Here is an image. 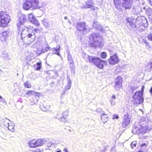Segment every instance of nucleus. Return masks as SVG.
Instances as JSON below:
<instances>
[{"label": "nucleus", "instance_id": "obj_1", "mask_svg": "<svg viewBox=\"0 0 152 152\" xmlns=\"http://www.w3.org/2000/svg\"><path fill=\"white\" fill-rule=\"evenodd\" d=\"M127 25L131 27H136L137 29H142V27H147L148 23L147 20L144 17H138L136 19L135 24L134 23L133 19L128 18L126 19ZM140 30V29H139Z\"/></svg>", "mask_w": 152, "mask_h": 152}, {"label": "nucleus", "instance_id": "obj_2", "mask_svg": "<svg viewBox=\"0 0 152 152\" xmlns=\"http://www.w3.org/2000/svg\"><path fill=\"white\" fill-rule=\"evenodd\" d=\"M19 30L22 31L21 34V39L25 44H30L34 41V38H31L32 37V29H31V26L27 27L24 26Z\"/></svg>", "mask_w": 152, "mask_h": 152}, {"label": "nucleus", "instance_id": "obj_3", "mask_svg": "<svg viewBox=\"0 0 152 152\" xmlns=\"http://www.w3.org/2000/svg\"><path fill=\"white\" fill-rule=\"evenodd\" d=\"M89 42L91 46L98 47L102 46L101 43L102 38L99 35L92 33L89 37Z\"/></svg>", "mask_w": 152, "mask_h": 152}, {"label": "nucleus", "instance_id": "obj_4", "mask_svg": "<svg viewBox=\"0 0 152 152\" xmlns=\"http://www.w3.org/2000/svg\"><path fill=\"white\" fill-rule=\"evenodd\" d=\"M130 0H114V5L116 8L120 11L123 7L126 9H129L131 7Z\"/></svg>", "mask_w": 152, "mask_h": 152}, {"label": "nucleus", "instance_id": "obj_5", "mask_svg": "<svg viewBox=\"0 0 152 152\" xmlns=\"http://www.w3.org/2000/svg\"><path fill=\"white\" fill-rule=\"evenodd\" d=\"M39 0H25L23 4V8L28 10L31 8H39L42 7L39 5Z\"/></svg>", "mask_w": 152, "mask_h": 152}, {"label": "nucleus", "instance_id": "obj_6", "mask_svg": "<svg viewBox=\"0 0 152 152\" xmlns=\"http://www.w3.org/2000/svg\"><path fill=\"white\" fill-rule=\"evenodd\" d=\"M10 17L5 11L0 12V26H6L10 21Z\"/></svg>", "mask_w": 152, "mask_h": 152}, {"label": "nucleus", "instance_id": "obj_7", "mask_svg": "<svg viewBox=\"0 0 152 152\" xmlns=\"http://www.w3.org/2000/svg\"><path fill=\"white\" fill-rule=\"evenodd\" d=\"M144 99L142 92H136L133 96L132 102L134 105H137L142 103Z\"/></svg>", "mask_w": 152, "mask_h": 152}, {"label": "nucleus", "instance_id": "obj_8", "mask_svg": "<svg viewBox=\"0 0 152 152\" xmlns=\"http://www.w3.org/2000/svg\"><path fill=\"white\" fill-rule=\"evenodd\" d=\"M68 114L69 112L67 110H65L62 112L58 111L55 116V118L61 122H66V118L68 115Z\"/></svg>", "mask_w": 152, "mask_h": 152}, {"label": "nucleus", "instance_id": "obj_9", "mask_svg": "<svg viewBox=\"0 0 152 152\" xmlns=\"http://www.w3.org/2000/svg\"><path fill=\"white\" fill-rule=\"evenodd\" d=\"M76 28L78 30L82 33H88L91 30V28L88 27L85 22L78 23Z\"/></svg>", "mask_w": 152, "mask_h": 152}, {"label": "nucleus", "instance_id": "obj_10", "mask_svg": "<svg viewBox=\"0 0 152 152\" xmlns=\"http://www.w3.org/2000/svg\"><path fill=\"white\" fill-rule=\"evenodd\" d=\"M26 18L25 17V15L23 14H20L19 17V23L17 24V26L18 29H21V28L24 27L23 25L24 23L26 21Z\"/></svg>", "mask_w": 152, "mask_h": 152}, {"label": "nucleus", "instance_id": "obj_11", "mask_svg": "<svg viewBox=\"0 0 152 152\" xmlns=\"http://www.w3.org/2000/svg\"><path fill=\"white\" fill-rule=\"evenodd\" d=\"M89 62L92 63L95 65H98V62H101V59L98 57L93 56H86Z\"/></svg>", "mask_w": 152, "mask_h": 152}, {"label": "nucleus", "instance_id": "obj_12", "mask_svg": "<svg viewBox=\"0 0 152 152\" xmlns=\"http://www.w3.org/2000/svg\"><path fill=\"white\" fill-rule=\"evenodd\" d=\"M123 119L122 125L123 126L126 127L128 126L130 122V118L128 113L124 114Z\"/></svg>", "mask_w": 152, "mask_h": 152}, {"label": "nucleus", "instance_id": "obj_13", "mask_svg": "<svg viewBox=\"0 0 152 152\" xmlns=\"http://www.w3.org/2000/svg\"><path fill=\"white\" fill-rule=\"evenodd\" d=\"M119 61V59L116 54L111 56L109 59V62L111 65H114L118 64Z\"/></svg>", "mask_w": 152, "mask_h": 152}, {"label": "nucleus", "instance_id": "obj_14", "mask_svg": "<svg viewBox=\"0 0 152 152\" xmlns=\"http://www.w3.org/2000/svg\"><path fill=\"white\" fill-rule=\"evenodd\" d=\"M9 32L8 31L2 32L0 33V39L3 41H6L9 37Z\"/></svg>", "mask_w": 152, "mask_h": 152}, {"label": "nucleus", "instance_id": "obj_15", "mask_svg": "<svg viewBox=\"0 0 152 152\" xmlns=\"http://www.w3.org/2000/svg\"><path fill=\"white\" fill-rule=\"evenodd\" d=\"M28 17L29 20L32 23L36 25H39V23L38 22V21L35 18L34 16L32 13H31L28 14Z\"/></svg>", "mask_w": 152, "mask_h": 152}, {"label": "nucleus", "instance_id": "obj_16", "mask_svg": "<svg viewBox=\"0 0 152 152\" xmlns=\"http://www.w3.org/2000/svg\"><path fill=\"white\" fill-rule=\"evenodd\" d=\"M57 145V144L55 143L54 141H50L47 144L46 149L49 150L52 149L53 148H55Z\"/></svg>", "mask_w": 152, "mask_h": 152}, {"label": "nucleus", "instance_id": "obj_17", "mask_svg": "<svg viewBox=\"0 0 152 152\" xmlns=\"http://www.w3.org/2000/svg\"><path fill=\"white\" fill-rule=\"evenodd\" d=\"M43 23L46 27H51L53 26V21L49 19H44L43 21Z\"/></svg>", "mask_w": 152, "mask_h": 152}, {"label": "nucleus", "instance_id": "obj_18", "mask_svg": "<svg viewBox=\"0 0 152 152\" xmlns=\"http://www.w3.org/2000/svg\"><path fill=\"white\" fill-rule=\"evenodd\" d=\"M141 126L140 124L137 127H134L132 129V132L134 134H139L140 133H142L141 129Z\"/></svg>", "mask_w": 152, "mask_h": 152}, {"label": "nucleus", "instance_id": "obj_19", "mask_svg": "<svg viewBox=\"0 0 152 152\" xmlns=\"http://www.w3.org/2000/svg\"><path fill=\"white\" fill-rule=\"evenodd\" d=\"M58 46H57L56 48H52L51 50L53 52V54H56L58 56H61L59 53L61 50L60 46L59 45L58 46Z\"/></svg>", "mask_w": 152, "mask_h": 152}, {"label": "nucleus", "instance_id": "obj_20", "mask_svg": "<svg viewBox=\"0 0 152 152\" xmlns=\"http://www.w3.org/2000/svg\"><path fill=\"white\" fill-rule=\"evenodd\" d=\"M90 10L91 12L92 13L93 15H96L99 12V8L97 7L93 6L91 7Z\"/></svg>", "mask_w": 152, "mask_h": 152}, {"label": "nucleus", "instance_id": "obj_21", "mask_svg": "<svg viewBox=\"0 0 152 152\" xmlns=\"http://www.w3.org/2000/svg\"><path fill=\"white\" fill-rule=\"evenodd\" d=\"M28 145L31 148H35L37 147L36 140L33 139L30 141L28 142Z\"/></svg>", "mask_w": 152, "mask_h": 152}, {"label": "nucleus", "instance_id": "obj_22", "mask_svg": "<svg viewBox=\"0 0 152 152\" xmlns=\"http://www.w3.org/2000/svg\"><path fill=\"white\" fill-rule=\"evenodd\" d=\"M109 116L107 114L103 113L102 115L101 121L103 123H106L108 120Z\"/></svg>", "mask_w": 152, "mask_h": 152}, {"label": "nucleus", "instance_id": "obj_23", "mask_svg": "<svg viewBox=\"0 0 152 152\" xmlns=\"http://www.w3.org/2000/svg\"><path fill=\"white\" fill-rule=\"evenodd\" d=\"M15 124L14 123L11 121L10 124L8 125V126L6 127H7L8 129L12 132H14L15 129H14Z\"/></svg>", "mask_w": 152, "mask_h": 152}, {"label": "nucleus", "instance_id": "obj_24", "mask_svg": "<svg viewBox=\"0 0 152 152\" xmlns=\"http://www.w3.org/2000/svg\"><path fill=\"white\" fill-rule=\"evenodd\" d=\"M92 3L90 1H88L85 3V4L83 5V6L81 7V8L85 9L90 8L91 9V7L93 6Z\"/></svg>", "mask_w": 152, "mask_h": 152}, {"label": "nucleus", "instance_id": "obj_25", "mask_svg": "<svg viewBox=\"0 0 152 152\" xmlns=\"http://www.w3.org/2000/svg\"><path fill=\"white\" fill-rule=\"evenodd\" d=\"M37 147L41 146L43 145L45 142H46V141L44 139H39L36 140Z\"/></svg>", "mask_w": 152, "mask_h": 152}, {"label": "nucleus", "instance_id": "obj_26", "mask_svg": "<svg viewBox=\"0 0 152 152\" xmlns=\"http://www.w3.org/2000/svg\"><path fill=\"white\" fill-rule=\"evenodd\" d=\"M140 125L141 126V132L142 133H145L147 130H150V129H149V127L148 126H144L142 124H140Z\"/></svg>", "mask_w": 152, "mask_h": 152}, {"label": "nucleus", "instance_id": "obj_27", "mask_svg": "<svg viewBox=\"0 0 152 152\" xmlns=\"http://www.w3.org/2000/svg\"><path fill=\"white\" fill-rule=\"evenodd\" d=\"M2 56L5 60H7L10 59L9 56L6 51H3L2 52Z\"/></svg>", "mask_w": 152, "mask_h": 152}, {"label": "nucleus", "instance_id": "obj_28", "mask_svg": "<svg viewBox=\"0 0 152 152\" xmlns=\"http://www.w3.org/2000/svg\"><path fill=\"white\" fill-rule=\"evenodd\" d=\"M31 29H32V33H33L35 36L37 35L38 33H39L41 32V30L37 28L34 29L33 27L31 26Z\"/></svg>", "mask_w": 152, "mask_h": 152}, {"label": "nucleus", "instance_id": "obj_29", "mask_svg": "<svg viewBox=\"0 0 152 152\" xmlns=\"http://www.w3.org/2000/svg\"><path fill=\"white\" fill-rule=\"evenodd\" d=\"M101 62H98L97 63L98 64L96 65L97 68L100 69H102L103 68L104 62V61H102V60H101Z\"/></svg>", "mask_w": 152, "mask_h": 152}, {"label": "nucleus", "instance_id": "obj_30", "mask_svg": "<svg viewBox=\"0 0 152 152\" xmlns=\"http://www.w3.org/2000/svg\"><path fill=\"white\" fill-rule=\"evenodd\" d=\"M3 124L6 127L8 126L11 122L9 119L7 118H5L3 119Z\"/></svg>", "mask_w": 152, "mask_h": 152}, {"label": "nucleus", "instance_id": "obj_31", "mask_svg": "<svg viewBox=\"0 0 152 152\" xmlns=\"http://www.w3.org/2000/svg\"><path fill=\"white\" fill-rule=\"evenodd\" d=\"M122 78L120 76H118L117 77L115 80V84H122Z\"/></svg>", "mask_w": 152, "mask_h": 152}, {"label": "nucleus", "instance_id": "obj_32", "mask_svg": "<svg viewBox=\"0 0 152 152\" xmlns=\"http://www.w3.org/2000/svg\"><path fill=\"white\" fill-rule=\"evenodd\" d=\"M122 87V84H115L114 85V88L115 89L116 91H118Z\"/></svg>", "mask_w": 152, "mask_h": 152}, {"label": "nucleus", "instance_id": "obj_33", "mask_svg": "<svg viewBox=\"0 0 152 152\" xmlns=\"http://www.w3.org/2000/svg\"><path fill=\"white\" fill-rule=\"evenodd\" d=\"M24 85L25 87L28 88H30L31 87V85L30 83L28 81H26Z\"/></svg>", "mask_w": 152, "mask_h": 152}, {"label": "nucleus", "instance_id": "obj_34", "mask_svg": "<svg viewBox=\"0 0 152 152\" xmlns=\"http://www.w3.org/2000/svg\"><path fill=\"white\" fill-rule=\"evenodd\" d=\"M41 63L38 62L37 63V67H36V69L37 70H39L41 69Z\"/></svg>", "mask_w": 152, "mask_h": 152}, {"label": "nucleus", "instance_id": "obj_35", "mask_svg": "<svg viewBox=\"0 0 152 152\" xmlns=\"http://www.w3.org/2000/svg\"><path fill=\"white\" fill-rule=\"evenodd\" d=\"M101 57L103 58H105L107 56V54L105 52H102L100 54Z\"/></svg>", "mask_w": 152, "mask_h": 152}, {"label": "nucleus", "instance_id": "obj_36", "mask_svg": "<svg viewBox=\"0 0 152 152\" xmlns=\"http://www.w3.org/2000/svg\"><path fill=\"white\" fill-rule=\"evenodd\" d=\"M68 59L70 63L71 64H72V63L73 62V61L72 59V56L71 55L69 54L68 55Z\"/></svg>", "mask_w": 152, "mask_h": 152}, {"label": "nucleus", "instance_id": "obj_37", "mask_svg": "<svg viewBox=\"0 0 152 152\" xmlns=\"http://www.w3.org/2000/svg\"><path fill=\"white\" fill-rule=\"evenodd\" d=\"M137 143L136 141H133L132 142L131 144V147L132 148H134V147H135L137 145Z\"/></svg>", "mask_w": 152, "mask_h": 152}, {"label": "nucleus", "instance_id": "obj_38", "mask_svg": "<svg viewBox=\"0 0 152 152\" xmlns=\"http://www.w3.org/2000/svg\"><path fill=\"white\" fill-rule=\"evenodd\" d=\"M34 93V92L32 91H28L26 94L28 96H29L30 95H33V94Z\"/></svg>", "mask_w": 152, "mask_h": 152}, {"label": "nucleus", "instance_id": "obj_39", "mask_svg": "<svg viewBox=\"0 0 152 152\" xmlns=\"http://www.w3.org/2000/svg\"><path fill=\"white\" fill-rule=\"evenodd\" d=\"M89 56L88 55H86L85 53H83L82 55L83 57L84 58L85 60L87 61H88V58H87V56Z\"/></svg>", "mask_w": 152, "mask_h": 152}, {"label": "nucleus", "instance_id": "obj_40", "mask_svg": "<svg viewBox=\"0 0 152 152\" xmlns=\"http://www.w3.org/2000/svg\"><path fill=\"white\" fill-rule=\"evenodd\" d=\"M148 38L149 40L152 41V33H151L148 35Z\"/></svg>", "mask_w": 152, "mask_h": 152}, {"label": "nucleus", "instance_id": "obj_41", "mask_svg": "<svg viewBox=\"0 0 152 152\" xmlns=\"http://www.w3.org/2000/svg\"><path fill=\"white\" fill-rule=\"evenodd\" d=\"M112 118L113 119H118L119 118V117H118V115L114 114L113 115Z\"/></svg>", "mask_w": 152, "mask_h": 152}, {"label": "nucleus", "instance_id": "obj_42", "mask_svg": "<svg viewBox=\"0 0 152 152\" xmlns=\"http://www.w3.org/2000/svg\"><path fill=\"white\" fill-rule=\"evenodd\" d=\"M71 85L69 83H67L66 86V90H69L71 88Z\"/></svg>", "mask_w": 152, "mask_h": 152}, {"label": "nucleus", "instance_id": "obj_43", "mask_svg": "<svg viewBox=\"0 0 152 152\" xmlns=\"http://www.w3.org/2000/svg\"><path fill=\"white\" fill-rule=\"evenodd\" d=\"M115 99H111L110 100V102L112 105H114L115 104V102L114 101Z\"/></svg>", "mask_w": 152, "mask_h": 152}, {"label": "nucleus", "instance_id": "obj_44", "mask_svg": "<svg viewBox=\"0 0 152 152\" xmlns=\"http://www.w3.org/2000/svg\"><path fill=\"white\" fill-rule=\"evenodd\" d=\"M138 88L137 86H132L131 88V90L132 92H133L134 90Z\"/></svg>", "mask_w": 152, "mask_h": 152}, {"label": "nucleus", "instance_id": "obj_45", "mask_svg": "<svg viewBox=\"0 0 152 152\" xmlns=\"http://www.w3.org/2000/svg\"><path fill=\"white\" fill-rule=\"evenodd\" d=\"M141 146L142 148L143 147V149H145L146 147V144L145 143L142 144Z\"/></svg>", "mask_w": 152, "mask_h": 152}, {"label": "nucleus", "instance_id": "obj_46", "mask_svg": "<svg viewBox=\"0 0 152 152\" xmlns=\"http://www.w3.org/2000/svg\"><path fill=\"white\" fill-rule=\"evenodd\" d=\"M145 88V87L143 86H142V89H141V91H138L137 92H142V95H143V91H144V89Z\"/></svg>", "mask_w": 152, "mask_h": 152}, {"label": "nucleus", "instance_id": "obj_47", "mask_svg": "<svg viewBox=\"0 0 152 152\" xmlns=\"http://www.w3.org/2000/svg\"><path fill=\"white\" fill-rule=\"evenodd\" d=\"M33 152H42V151L41 150H40V149H38L36 150Z\"/></svg>", "mask_w": 152, "mask_h": 152}, {"label": "nucleus", "instance_id": "obj_48", "mask_svg": "<svg viewBox=\"0 0 152 152\" xmlns=\"http://www.w3.org/2000/svg\"><path fill=\"white\" fill-rule=\"evenodd\" d=\"M149 18L150 21L152 22V14L149 15Z\"/></svg>", "mask_w": 152, "mask_h": 152}, {"label": "nucleus", "instance_id": "obj_49", "mask_svg": "<svg viewBox=\"0 0 152 152\" xmlns=\"http://www.w3.org/2000/svg\"><path fill=\"white\" fill-rule=\"evenodd\" d=\"M67 79L68 81V83H69L71 85V81L69 77H67Z\"/></svg>", "mask_w": 152, "mask_h": 152}, {"label": "nucleus", "instance_id": "obj_50", "mask_svg": "<svg viewBox=\"0 0 152 152\" xmlns=\"http://www.w3.org/2000/svg\"><path fill=\"white\" fill-rule=\"evenodd\" d=\"M50 48L49 47H46L45 49V50L46 51H47L48 50H50Z\"/></svg>", "mask_w": 152, "mask_h": 152}, {"label": "nucleus", "instance_id": "obj_51", "mask_svg": "<svg viewBox=\"0 0 152 152\" xmlns=\"http://www.w3.org/2000/svg\"><path fill=\"white\" fill-rule=\"evenodd\" d=\"M116 99V97L114 95H113L112 96L111 99Z\"/></svg>", "mask_w": 152, "mask_h": 152}, {"label": "nucleus", "instance_id": "obj_52", "mask_svg": "<svg viewBox=\"0 0 152 152\" xmlns=\"http://www.w3.org/2000/svg\"><path fill=\"white\" fill-rule=\"evenodd\" d=\"M149 91L151 94L152 95V87L150 89Z\"/></svg>", "mask_w": 152, "mask_h": 152}, {"label": "nucleus", "instance_id": "obj_53", "mask_svg": "<svg viewBox=\"0 0 152 152\" xmlns=\"http://www.w3.org/2000/svg\"><path fill=\"white\" fill-rule=\"evenodd\" d=\"M34 93L35 94V95L36 96H39V93H38L34 92Z\"/></svg>", "mask_w": 152, "mask_h": 152}, {"label": "nucleus", "instance_id": "obj_54", "mask_svg": "<svg viewBox=\"0 0 152 152\" xmlns=\"http://www.w3.org/2000/svg\"><path fill=\"white\" fill-rule=\"evenodd\" d=\"M64 152H68V151L66 148H65L64 150Z\"/></svg>", "mask_w": 152, "mask_h": 152}, {"label": "nucleus", "instance_id": "obj_55", "mask_svg": "<svg viewBox=\"0 0 152 152\" xmlns=\"http://www.w3.org/2000/svg\"><path fill=\"white\" fill-rule=\"evenodd\" d=\"M149 2L151 5L152 6V0H149Z\"/></svg>", "mask_w": 152, "mask_h": 152}, {"label": "nucleus", "instance_id": "obj_56", "mask_svg": "<svg viewBox=\"0 0 152 152\" xmlns=\"http://www.w3.org/2000/svg\"><path fill=\"white\" fill-rule=\"evenodd\" d=\"M64 18L65 20H66L67 19V16H65L64 17Z\"/></svg>", "mask_w": 152, "mask_h": 152}, {"label": "nucleus", "instance_id": "obj_57", "mask_svg": "<svg viewBox=\"0 0 152 152\" xmlns=\"http://www.w3.org/2000/svg\"><path fill=\"white\" fill-rule=\"evenodd\" d=\"M144 43H146V44H147V41H144Z\"/></svg>", "mask_w": 152, "mask_h": 152}, {"label": "nucleus", "instance_id": "obj_58", "mask_svg": "<svg viewBox=\"0 0 152 152\" xmlns=\"http://www.w3.org/2000/svg\"><path fill=\"white\" fill-rule=\"evenodd\" d=\"M95 22H94V26H95Z\"/></svg>", "mask_w": 152, "mask_h": 152}, {"label": "nucleus", "instance_id": "obj_59", "mask_svg": "<svg viewBox=\"0 0 152 152\" xmlns=\"http://www.w3.org/2000/svg\"><path fill=\"white\" fill-rule=\"evenodd\" d=\"M2 98V97L0 95V99Z\"/></svg>", "mask_w": 152, "mask_h": 152}, {"label": "nucleus", "instance_id": "obj_60", "mask_svg": "<svg viewBox=\"0 0 152 152\" xmlns=\"http://www.w3.org/2000/svg\"><path fill=\"white\" fill-rule=\"evenodd\" d=\"M56 152H61L60 151H57Z\"/></svg>", "mask_w": 152, "mask_h": 152}]
</instances>
